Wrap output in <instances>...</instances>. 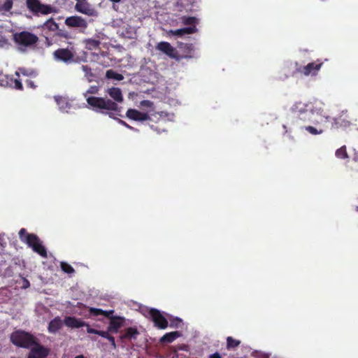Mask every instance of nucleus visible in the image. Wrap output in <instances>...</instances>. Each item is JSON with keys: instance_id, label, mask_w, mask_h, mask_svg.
<instances>
[{"instance_id": "9b49d317", "label": "nucleus", "mask_w": 358, "mask_h": 358, "mask_svg": "<svg viewBox=\"0 0 358 358\" xmlns=\"http://www.w3.org/2000/svg\"><path fill=\"white\" fill-rule=\"evenodd\" d=\"M75 9L76 11L90 17L97 15L96 9L87 1H78L75 5Z\"/></svg>"}, {"instance_id": "cd10ccee", "label": "nucleus", "mask_w": 358, "mask_h": 358, "mask_svg": "<svg viewBox=\"0 0 358 358\" xmlns=\"http://www.w3.org/2000/svg\"><path fill=\"white\" fill-rule=\"evenodd\" d=\"M241 344V341L234 338L231 336L227 338V349L228 350H234Z\"/></svg>"}, {"instance_id": "7ed1b4c3", "label": "nucleus", "mask_w": 358, "mask_h": 358, "mask_svg": "<svg viewBox=\"0 0 358 358\" xmlns=\"http://www.w3.org/2000/svg\"><path fill=\"white\" fill-rule=\"evenodd\" d=\"M91 316L97 317L99 315H103L107 318H110L108 324V331L113 334H117L120 329L123 327L124 319L119 316H111L113 313V310L106 311L100 308H90L89 310Z\"/></svg>"}, {"instance_id": "1a4fd4ad", "label": "nucleus", "mask_w": 358, "mask_h": 358, "mask_svg": "<svg viewBox=\"0 0 358 358\" xmlns=\"http://www.w3.org/2000/svg\"><path fill=\"white\" fill-rule=\"evenodd\" d=\"M331 129H346L351 126L352 118L348 115L346 110H342L338 117L331 118Z\"/></svg>"}, {"instance_id": "6ab92c4d", "label": "nucleus", "mask_w": 358, "mask_h": 358, "mask_svg": "<svg viewBox=\"0 0 358 358\" xmlns=\"http://www.w3.org/2000/svg\"><path fill=\"white\" fill-rule=\"evenodd\" d=\"M158 92L161 94L160 96H158V98H160L164 102H168L169 104H171L175 101V99L172 97L173 93L169 87L165 86L164 88H161V90Z\"/></svg>"}, {"instance_id": "f8f14e48", "label": "nucleus", "mask_w": 358, "mask_h": 358, "mask_svg": "<svg viewBox=\"0 0 358 358\" xmlns=\"http://www.w3.org/2000/svg\"><path fill=\"white\" fill-rule=\"evenodd\" d=\"M322 62L320 60H317L316 62L308 63L307 65L303 66H300L297 69V71L305 75H316L317 71L320 69Z\"/></svg>"}, {"instance_id": "6e6552de", "label": "nucleus", "mask_w": 358, "mask_h": 358, "mask_svg": "<svg viewBox=\"0 0 358 358\" xmlns=\"http://www.w3.org/2000/svg\"><path fill=\"white\" fill-rule=\"evenodd\" d=\"M26 6L34 15H48L54 12L50 5L43 4L39 0H26Z\"/></svg>"}, {"instance_id": "49530a36", "label": "nucleus", "mask_w": 358, "mask_h": 358, "mask_svg": "<svg viewBox=\"0 0 358 358\" xmlns=\"http://www.w3.org/2000/svg\"><path fill=\"white\" fill-rule=\"evenodd\" d=\"M45 44H46V45L47 46H50L52 43L50 41V40L49 39L48 36H45Z\"/></svg>"}, {"instance_id": "a18cd8bd", "label": "nucleus", "mask_w": 358, "mask_h": 358, "mask_svg": "<svg viewBox=\"0 0 358 358\" xmlns=\"http://www.w3.org/2000/svg\"><path fill=\"white\" fill-rule=\"evenodd\" d=\"M208 358H222L221 355L218 352H215L209 356Z\"/></svg>"}, {"instance_id": "c9c22d12", "label": "nucleus", "mask_w": 358, "mask_h": 358, "mask_svg": "<svg viewBox=\"0 0 358 358\" xmlns=\"http://www.w3.org/2000/svg\"><path fill=\"white\" fill-rule=\"evenodd\" d=\"M336 156L341 159H345L348 157V153L345 146H343L336 151Z\"/></svg>"}, {"instance_id": "8fccbe9b", "label": "nucleus", "mask_w": 358, "mask_h": 358, "mask_svg": "<svg viewBox=\"0 0 358 358\" xmlns=\"http://www.w3.org/2000/svg\"><path fill=\"white\" fill-rule=\"evenodd\" d=\"M150 102L149 101H143L142 102V104H143V105H146V106H149V105H150Z\"/></svg>"}, {"instance_id": "f03ea898", "label": "nucleus", "mask_w": 358, "mask_h": 358, "mask_svg": "<svg viewBox=\"0 0 358 358\" xmlns=\"http://www.w3.org/2000/svg\"><path fill=\"white\" fill-rule=\"evenodd\" d=\"M297 117L303 122H310L315 126L327 123L331 117L326 114L323 108L317 105L307 104L304 108H299Z\"/></svg>"}, {"instance_id": "4be33fe9", "label": "nucleus", "mask_w": 358, "mask_h": 358, "mask_svg": "<svg viewBox=\"0 0 358 358\" xmlns=\"http://www.w3.org/2000/svg\"><path fill=\"white\" fill-rule=\"evenodd\" d=\"M62 320L57 316L52 320L48 324V331L52 334L57 333L62 327Z\"/></svg>"}, {"instance_id": "412c9836", "label": "nucleus", "mask_w": 358, "mask_h": 358, "mask_svg": "<svg viewBox=\"0 0 358 358\" xmlns=\"http://www.w3.org/2000/svg\"><path fill=\"white\" fill-rule=\"evenodd\" d=\"M108 94L113 99V101L116 103H122L123 101V96L122 91L118 87H111L108 90Z\"/></svg>"}, {"instance_id": "603ef678", "label": "nucleus", "mask_w": 358, "mask_h": 358, "mask_svg": "<svg viewBox=\"0 0 358 358\" xmlns=\"http://www.w3.org/2000/svg\"><path fill=\"white\" fill-rule=\"evenodd\" d=\"M74 358H86V357L83 355H80L76 356Z\"/></svg>"}, {"instance_id": "7c9ffc66", "label": "nucleus", "mask_w": 358, "mask_h": 358, "mask_svg": "<svg viewBox=\"0 0 358 358\" xmlns=\"http://www.w3.org/2000/svg\"><path fill=\"white\" fill-rule=\"evenodd\" d=\"M182 322V321L180 318L177 317H174L169 315V326L171 328L177 329L181 325Z\"/></svg>"}, {"instance_id": "20e7f679", "label": "nucleus", "mask_w": 358, "mask_h": 358, "mask_svg": "<svg viewBox=\"0 0 358 358\" xmlns=\"http://www.w3.org/2000/svg\"><path fill=\"white\" fill-rule=\"evenodd\" d=\"M10 341L15 345L23 348H29L35 345L36 346L38 345L32 334L22 330L13 332L10 335Z\"/></svg>"}, {"instance_id": "aec40b11", "label": "nucleus", "mask_w": 358, "mask_h": 358, "mask_svg": "<svg viewBox=\"0 0 358 358\" xmlns=\"http://www.w3.org/2000/svg\"><path fill=\"white\" fill-rule=\"evenodd\" d=\"M182 334L180 331H176L165 334L159 339V343L162 344H168L173 343L176 339L180 337Z\"/></svg>"}, {"instance_id": "5fc2aeb1", "label": "nucleus", "mask_w": 358, "mask_h": 358, "mask_svg": "<svg viewBox=\"0 0 358 358\" xmlns=\"http://www.w3.org/2000/svg\"><path fill=\"white\" fill-rule=\"evenodd\" d=\"M24 285H24V287H27V286H29V281L26 280L25 282H24Z\"/></svg>"}, {"instance_id": "39448f33", "label": "nucleus", "mask_w": 358, "mask_h": 358, "mask_svg": "<svg viewBox=\"0 0 358 358\" xmlns=\"http://www.w3.org/2000/svg\"><path fill=\"white\" fill-rule=\"evenodd\" d=\"M13 36L14 42L21 51H24L26 48L34 45L38 41V37L36 35L27 31L16 32Z\"/></svg>"}, {"instance_id": "72a5a7b5", "label": "nucleus", "mask_w": 358, "mask_h": 358, "mask_svg": "<svg viewBox=\"0 0 358 358\" xmlns=\"http://www.w3.org/2000/svg\"><path fill=\"white\" fill-rule=\"evenodd\" d=\"M60 266L62 270L68 274H71L75 272L74 268L68 263L66 262H61Z\"/></svg>"}, {"instance_id": "e433bc0d", "label": "nucleus", "mask_w": 358, "mask_h": 358, "mask_svg": "<svg viewBox=\"0 0 358 358\" xmlns=\"http://www.w3.org/2000/svg\"><path fill=\"white\" fill-rule=\"evenodd\" d=\"M81 69H82L83 71L85 73V77H87L89 79L90 78L94 77V74L92 71V69L90 66H89L88 65H83L81 66Z\"/></svg>"}, {"instance_id": "4468645a", "label": "nucleus", "mask_w": 358, "mask_h": 358, "mask_svg": "<svg viewBox=\"0 0 358 358\" xmlns=\"http://www.w3.org/2000/svg\"><path fill=\"white\" fill-rule=\"evenodd\" d=\"M65 24L69 27L83 29H86L87 27V22L86 20L82 17L77 15L66 17L65 20Z\"/></svg>"}, {"instance_id": "864d4df0", "label": "nucleus", "mask_w": 358, "mask_h": 358, "mask_svg": "<svg viewBox=\"0 0 358 358\" xmlns=\"http://www.w3.org/2000/svg\"><path fill=\"white\" fill-rule=\"evenodd\" d=\"M24 285H24V287H27V286H29V281L26 280L25 282H24Z\"/></svg>"}, {"instance_id": "2eb2a0df", "label": "nucleus", "mask_w": 358, "mask_h": 358, "mask_svg": "<svg viewBox=\"0 0 358 358\" xmlns=\"http://www.w3.org/2000/svg\"><path fill=\"white\" fill-rule=\"evenodd\" d=\"M64 324L70 328H80L83 327H87V329L88 326H90L87 323L83 321L81 319L76 318V317L73 316L65 317L64 320Z\"/></svg>"}, {"instance_id": "6e6d98bb", "label": "nucleus", "mask_w": 358, "mask_h": 358, "mask_svg": "<svg viewBox=\"0 0 358 358\" xmlns=\"http://www.w3.org/2000/svg\"><path fill=\"white\" fill-rule=\"evenodd\" d=\"M110 1L113 2V3H118L120 2L121 0H110Z\"/></svg>"}, {"instance_id": "a878e982", "label": "nucleus", "mask_w": 358, "mask_h": 358, "mask_svg": "<svg viewBox=\"0 0 358 358\" xmlns=\"http://www.w3.org/2000/svg\"><path fill=\"white\" fill-rule=\"evenodd\" d=\"M324 124L325 123H322L321 124H319L316 127H313V126H306L305 127V129L309 132L310 134H313V135H317V134H322L324 130Z\"/></svg>"}, {"instance_id": "37998d69", "label": "nucleus", "mask_w": 358, "mask_h": 358, "mask_svg": "<svg viewBox=\"0 0 358 358\" xmlns=\"http://www.w3.org/2000/svg\"><path fill=\"white\" fill-rule=\"evenodd\" d=\"M194 17H188L185 18L184 22L185 24H191L194 22Z\"/></svg>"}, {"instance_id": "ea45409f", "label": "nucleus", "mask_w": 358, "mask_h": 358, "mask_svg": "<svg viewBox=\"0 0 358 358\" xmlns=\"http://www.w3.org/2000/svg\"><path fill=\"white\" fill-rule=\"evenodd\" d=\"M150 315L152 318V321L154 326L157 327V309L152 308L150 310Z\"/></svg>"}, {"instance_id": "680f3d73", "label": "nucleus", "mask_w": 358, "mask_h": 358, "mask_svg": "<svg viewBox=\"0 0 358 358\" xmlns=\"http://www.w3.org/2000/svg\"><path fill=\"white\" fill-rule=\"evenodd\" d=\"M12 358H15V357H12Z\"/></svg>"}, {"instance_id": "ddd939ff", "label": "nucleus", "mask_w": 358, "mask_h": 358, "mask_svg": "<svg viewBox=\"0 0 358 358\" xmlns=\"http://www.w3.org/2000/svg\"><path fill=\"white\" fill-rule=\"evenodd\" d=\"M158 50L162 52L170 58L180 59L178 55V51L168 42H160L158 43Z\"/></svg>"}, {"instance_id": "393cba45", "label": "nucleus", "mask_w": 358, "mask_h": 358, "mask_svg": "<svg viewBox=\"0 0 358 358\" xmlns=\"http://www.w3.org/2000/svg\"><path fill=\"white\" fill-rule=\"evenodd\" d=\"M159 117H158V124L159 122H165L166 121L171 122L174 118V113L172 112H167L164 110H162L158 112Z\"/></svg>"}, {"instance_id": "f3484780", "label": "nucleus", "mask_w": 358, "mask_h": 358, "mask_svg": "<svg viewBox=\"0 0 358 358\" xmlns=\"http://www.w3.org/2000/svg\"><path fill=\"white\" fill-rule=\"evenodd\" d=\"M48 354V351L45 348L41 345H37V346L31 350L27 358H45Z\"/></svg>"}, {"instance_id": "58836bf2", "label": "nucleus", "mask_w": 358, "mask_h": 358, "mask_svg": "<svg viewBox=\"0 0 358 358\" xmlns=\"http://www.w3.org/2000/svg\"><path fill=\"white\" fill-rule=\"evenodd\" d=\"M10 45L8 40L2 35H0V48H8Z\"/></svg>"}, {"instance_id": "2f4dec72", "label": "nucleus", "mask_w": 358, "mask_h": 358, "mask_svg": "<svg viewBox=\"0 0 358 358\" xmlns=\"http://www.w3.org/2000/svg\"><path fill=\"white\" fill-rule=\"evenodd\" d=\"M106 76L107 78L115 79L116 80H122L123 79L122 74L117 73L112 69L106 71Z\"/></svg>"}, {"instance_id": "bb28decb", "label": "nucleus", "mask_w": 358, "mask_h": 358, "mask_svg": "<svg viewBox=\"0 0 358 358\" xmlns=\"http://www.w3.org/2000/svg\"><path fill=\"white\" fill-rule=\"evenodd\" d=\"M169 327V315L164 317L159 310H158V329H165Z\"/></svg>"}, {"instance_id": "09e8293b", "label": "nucleus", "mask_w": 358, "mask_h": 358, "mask_svg": "<svg viewBox=\"0 0 358 358\" xmlns=\"http://www.w3.org/2000/svg\"><path fill=\"white\" fill-rule=\"evenodd\" d=\"M354 160L358 162V151L355 154Z\"/></svg>"}, {"instance_id": "3c124183", "label": "nucleus", "mask_w": 358, "mask_h": 358, "mask_svg": "<svg viewBox=\"0 0 358 358\" xmlns=\"http://www.w3.org/2000/svg\"><path fill=\"white\" fill-rule=\"evenodd\" d=\"M3 241V237L1 234H0V245H2V242Z\"/></svg>"}, {"instance_id": "4d7b16f0", "label": "nucleus", "mask_w": 358, "mask_h": 358, "mask_svg": "<svg viewBox=\"0 0 358 358\" xmlns=\"http://www.w3.org/2000/svg\"><path fill=\"white\" fill-rule=\"evenodd\" d=\"M57 103H58V104H59V105H60V104H61V103L64 102V100H62V99H61L59 101L57 99Z\"/></svg>"}, {"instance_id": "9d476101", "label": "nucleus", "mask_w": 358, "mask_h": 358, "mask_svg": "<svg viewBox=\"0 0 358 358\" xmlns=\"http://www.w3.org/2000/svg\"><path fill=\"white\" fill-rule=\"evenodd\" d=\"M15 75L17 77L14 78L8 75L0 73V85L3 87H10L16 90H22L23 89L22 84L19 80L20 73L15 72Z\"/></svg>"}, {"instance_id": "5701e85b", "label": "nucleus", "mask_w": 358, "mask_h": 358, "mask_svg": "<svg viewBox=\"0 0 358 358\" xmlns=\"http://www.w3.org/2000/svg\"><path fill=\"white\" fill-rule=\"evenodd\" d=\"M41 28L43 31L48 30L49 31L54 32L58 29L59 24L54 20L52 17H50L41 26Z\"/></svg>"}, {"instance_id": "473e14b6", "label": "nucleus", "mask_w": 358, "mask_h": 358, "mask_svg": "<svg viewBox=\"0 0 358 358\" xmlns=\"http://www.w3.org/2000/svg\"><path fill=\"white\" fill-rule=\"evenodd\" d=\"M13 0H6L3 3L0 5V11L8 12L13 8Z\"/></svg>"}, {"instance_id": "c85d7f7f", "label": "nucleus", "mask_w": 358, "mask_h": 358, "mask_svg": "<svg viewBox=\"0 0 358 358\" xmlns=\"http://www.w3.org/2000/svg\"><path fill=\"white\" fill-rule=\"evenodd\" d=\"M87 332L88 334H97V335H99L104 338H106V339L110 336V333H111L110 331H108V328H107V331H101V330L94 329L90 327V326H88V328L87 329Z\"/></svg>"}, {"instance_id": "13d9d810", "label": "nucleus", "mask_w": 358, "mask_h": 358, "mask_svg": "<svg viewBox=\"0 0 358 358\" xmlns=\"http://www.w3.org/2000/svg\"><path fill=\"white\" fill-rule=\"evenodd\" d=\"M91 340H92V341H96V338H94V337H91Z\"/></svg>"}, {"instance_id": "bf43d9fd", "label": "nucleus", "mask_w": 358, "mask_h": 358, "mask_svg": "<svg viewBox=\"0 0 358 358\" xmlns=\"http://www.w3.org/2000/svg\"><path fill=\"white\" fill-rule=\"evenodd\" d=\"M299 108V106H296V109H298Z\"/></svg>"}, {"instance_id": "79ce46f5", "label": "nucleus", "mask_w": 358, "mask_h": 358, "mask_svg": "<svg viewBox=\"0 0 358 358\" xmlns=\"http://www.w3.org/2000/svg\"><path fill=\"white\" fill-rule=\"evenodd\" d=\"M107 340L110 342V345H112L113 349H115L117 348L115 338L110 334V336L108 337Z\"/></svg>"}, {"instance_id": "4c0bfd02", "label": "nucleus", "mask_w": 358, "mask_h": 358, "mask_svg": "<svg viewBox=\"0 0 358 358\" xmlns=\"http://www.w3.org/2000/svg\"><path fill=\"white\" fill-rule=\"evenodd\" d=\"M31 234L27 233V230L24 228H22L18 233L19 238L23 243H26L27 236L30 235Z\"/></svg>"}, {"instance_id": "a19ab883", "label": "nucleus", "mask_w": 358, "mask_h": 358, "mask_svg": "<svg viewBox=\"0 0 358 358\" xmlns=\"http://www.w3.org/2000/svg\"><path fill=\"white\" fill-rule=\"evenodd\" d=\"M25 84L29 88L35 89L36 87V85L34 84V81L30 79H27L25 80Z\"/></svg>"}, {"instance_id": "c756f323", "label": "nucleus", "mask_w": 358, "mask_h": 358, "mask_svg": "<svg viewBox=\"0 0 358 358\" xmlns=\"http://www.w3.org/2000/svg\"><path fill=\"white\" fill-rule=\"evenodd\" d=\"M100 44V41L94 38H89L85 41L86 48L90 50L98 48Z\"/></svg>"}, {"instance_id": "423d86ee", "label": "nucleus", "mask_w": 358, "mask_h": 358, "mask_svg": "<svg viewBox=\"0 0 358 358\" xmlns=\"http://www.w3.org/2000/svg\"><path fill=\"white\" fill-rule=\"evenodd\" d=\"M76 52L73 48H58L52 52V57L57 62L71 64L76 62Z\"/></svg>"}, {"instance_id": "b1692460", "label": "nucleus", "mask_w": 358, "mask_h": 358, "mask_svg": "<svg viewBox=\"0 0 358 358\" xmlns=\"http://www.w3.org/2000/svg\"><path fill=\"white\" fill-rule=\"evenodd\" d=\"M196 31V28L195 26L185 27L182 29H178L175 31H171L172 34L176 36H182L184 35H188L195 33Z\"/></svg>"}, {"instance_id": "c03bdc74", "label": "nucleus", "mask_w": 358, "mask_h": 358, "mask_svg": "<svg viewBox=\"0 0 358 358\" xmlns=\"http://www.w3.org/2000/svg\"><path fill=\"white\" fill-rule=\"evenodd\" d=\"M119 122H120L121 124L124 125V127H127V128H129V129H133V127H132L129 126L128 124H127V122H125L124 121H123V120H119Z\"/></svg>"}, {"instance_id": "f257e3e1", "label": "nucleus", "mask_w": 358, "mask_h": 358, "mask_svg": "<svg viewBox=\"0 0 358 358\" xmlns=\"http://www.w3.org/2000/svg\"><path fill=\"white\" fill-rule=\"evenodd\" d=\"M99 88L98 86H90L87 92L84 94L87 104L90 108L96 111L104 114H109V111L120 112L121 107H120L113 100L94 96H87V94H96L99 92Z\"/></svg>"}, {"instance_id": "dca6fc26", "label": "nucleus", "mask_w": 358, "mask_h": 358, "mask_svg": "<svg viewBox=\"0 0 358 358\" xmlns=\"http://www.w3.org/2000/svg\"><path fill=\"white\" fill-rule=\"evenodd\" d=\"M128 118L135 121H144L150 118L147 113H142L136 109L129 108L126 113Z\"/></svg>"}, {"instance_id": "a211bd4d", "label": "nucleus", "mask_w": 358, "mask_h": 358, "mask_svg": "<svg viewBox=\"0 0 358 358\" xmlns=\"http://www.w3.org/2000/svg\"><path fill=\"white\" fill-rule=\"evenodd\" d=\"M138 335L139 331L136 327H128L124 330V333L120 336V339L122 341L136 339Z\"/></svg>"}, {"instance_id": "de8ad7c7", "label": "nucleus", "mask_w": 358, "mask_h": 358, "mask_svg": "<svg viewBox=\"0 0 358 358\" xmlns=\"http://www.w3.org/2000/svg\"><path fill=\"white\" fill-rule=\"evenodd\" d=\"M19 71H20V72L22 74H23L24 76H28L29 75V73L27 72V70H26L25 69H20Z\"/></svg>"}, {"instance_id": "0eeeda50", "label": "nucleus", "mask_w": 358, "mask_h": 358, "mask_svg": "<svg viewBox=\"0 0 358 358\" xmlns=\"http://www.w3.org/2000/svg\"><path fill=\"white\" fill-rule=\"evenodd\" d=\"M29 248L43 258L48 257L47 250L39 237L35 234L27 236L26 243Z\"/></svg>"}, {"instance_id": "f704fd0d", "label": "nucleus", "mask_w": 358, "mask_h": 358, "mask_svg": "<svg viewBox=\"0 0 358 358\" xmlns=\"http://www.w3.org/2000/svg\"><path fill=\"white\" fill-rule=\"evenodd\" d=\"M56 31L57 32L55 35L58 37L64 38L66 39H69L71 38L69 32L65 29H59V27L58 29L56 30Z\"/></svg>"}, {"instance_id": "052dcab7", "label": "nucleus", "mask_w": 358, "mask_h": 358, "mask_svg": "<svg viewBox=\"0 0 358 358\" xmlns=\"http://www.w3.org/2000/svg\"><path fill=\"white\" fill-rule=\"evenodd\" d=\"M357 208V210H358V207Z\"/></svg>"}]
</instances>
